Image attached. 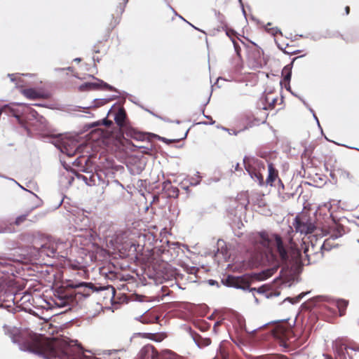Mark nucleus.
<instances>
[{
    "instance_id": "a878e982",
    "label": "nucleus",
    "mask_w": 359,
    "mask_h": 359,
    "mask_svg": "<svg viewBox=\"0 0 359 359\" xmlns=\"http://www.w3.org/2000/svg\"><path fill=\"white\" fill-rule=\"evenodd\" d=\"M281 346L283 347H287L289 346V344H287L286 341H283L281 342Z\"/></svg>"
},
{
    "instance_id": "cd10ccee",
    "label": "nucleus",
    "mask_w": 359,
    "mask_h": 359,
    "mask_svg": "<svg viewBox=\"0 0 359 359\" xmlns=\"http://www.w3.org/2000/svg\"><path fill=\"white\" fill-rule=\"evenodd\" d=\"M323 357L325 358V359H332L330 356L325 354H323Z\"/></svg>"
},
{
    "instance_id": "393cba45",
    "label": "nucleus",
    "mask_w": 359,
    "mask_h": 359,
    "mask_svg": "<svg viewBox=\"0 0 359 359\" xmlns=\"http://www.w3.org/2000/svg\"><path fill=\"white\" fill-rule=\"evenodd\" d=\"M8 76L10 77L11 81H15V74H8Z\"/></svg>"
},
{
    "instance_id": "20e7f679",
    "label": "nucleus",
    "mask_w": 359,
    "mask_h": 359,
    "mask_svg": "<svg viewBox=\"0 0 359 359\" xmlns=\"http://www.w3.org/2000/svg\"><path fill=\"white\" fill-rule=\"evenodd\" d=\"M250 163H253L257 165L259 167H262V168L264 170V166L262 163L258 162L257 161L252 160ZM251 164L246 165L245 169L250 175L251 178L257 182L259 186H262L264 184V178L263 175L260 172V170L258 171L255 170Z\"/></svg>"
},
{
    "instance_id": "6ab92c4d",
    "label": "nucleus",
    "mask_w": 359,
    "mask_h": 359,
    "mask_svg": "<svg viewBox=\"0 0 359 359\" xmlns=\"http://www.w3.org/2000/svg\"><path fill=\"white\" fill-rule=\"evenodd\" d=\"M350 351L354 352L353 358L359 355V346H350Z\"/></svg>"
},
{
    "instance_id": "e433bc0d",
    "label": "nucleus",
    "mask_w": 359,
    "mask_h": 359,
    "mask_svg": "<svg viewBox=\"0 0 359 359\" xmlns=\"http://www.w3.org/2000/svg\"><path fill=\"white\" fill-rule=\"evenodd\" d=\"M12 181H13V182H15V183H17V181H15V180H14V179H12Z\"/></svg>"
},
{
    "instance_id": "5701e85b",
    "label": "nucleus",
    "mask_w": 359,
    "mask_h": 359,
    "mask_svg": "<svg viewBox=\"0 0 359 359\" xmlns=\"http://www.w3.org/2000/svg\"><path fill=\"white\" fill-rule=\"evenodd\" d=\"M290 78H291V72H288L285 76V81H290Z\"/></svg>"
},
{
    "instance_id": "4468645a",
    "label": "nucleus",
    "mask_w": 359,
    "mask_h": 359,
    "mask_svg": "<svg viewBox=\"0 0 359 359\" xmlns=\"http://www.w3.org/2000/svg\"><path fill=\"white\" fill-rule=\"evenodd\" d=\"M236 288H240V287H238V285H233ZM241 289H243V290H249L250 292H253L254 291H256L257 292L259 293V294H264L266 292V290H267V287L265 286V285H262L258 288H255V287H252V288H249V287H241Z\"/></svg>"
},
{
    "instance_id": "7ed1b4c3",
    "label": "nucleus",
    "mask_w": 359,
    "mask_h": 359,
    "mask_svg": "<svg viewBox=\"0 0 359 359\" xmlns=\"http://www.w3.org/2000/svg\"><path fill=\"white\" fill-rule=\"evenodd\" d=\"M332 346L335 355L340 359H346V355L349 359H353V353L350 352V346H346L341 339L338 338L333 341Z\"/></svg>"
},
{
    "instance_id": "b1692460",
    "label": "nucleus",
    "mask_w": 359,
    "mask_h": 359,
    "mask_svg": "<svg viewBox=\"0 0 359 359\" xmlns=\"http://www.w3.org/2000/svg\"><path fill=\"white\" fill-rule=\"evenodd\" d=\"M309 111L313 114V116L314 118L316 120V121H317V123H318V125L319 126V125H320V124H319V121H318V118H317V117H316V116L315 115V114H314V112H313V109H311V108H309Z\"/></svg>"
},
{
    "instance_id": "c756f323",
    "label": "nucleus",
    "mask_w": 359,
    "mask_h": 359,
    "mask_svg": "<svg viewBox=\"0 0 359 359\" xmlns=\"http://www.w3.org/2000/svg\"><path fill=\"white\" fill-rule=\"evenodd\" d=\"M86 285V283H79V285H76V286H75V287H81V286H83V285Z\"/></svg>"
},
{
    "instance_id": "f3484780",
    "label": "nucleus",
    "mask_w": 359,
    "mask_h": 359,
    "mask_svg": "<svg viewBox=\"0 0 359 359\" xmlns=\"http://www.w3.org/2000/svg\"><path fill=\"white\" fill-rule=\"evenodd\" d=\"M305 293H301L294 298L287 297L284 301H288L292 304H296L299 302L300 299H302L305 296Z\"/></svg>"
},
{
    "instance_id": "2eb2a0df",
    "label": "nucleus",
    "mask_w": 359,
    "mask_h": 359,
    "mask_svg": "<svg viewBox=\"0 0 359 359\" xmlns=\"http://www.w3.org/2000/svg\"><path fill=\"white\" fill-rule=\"evenodd\" d=\"M276 174L272 164H269V176L266 180V183L271 185L272 182L275 180Z\"/></svg>"
},
{
    "instance_id": "f257e3e1",
    "label": "nucleus",
    "mask_w": 359,
    "mask_h": 359,
    "mask_svg": "<svg viewBox=\"0 0 359 359\" xmlns=\"http://www.w3.org/2000/svg\"><path fill=\"white\" fill-rule=\"evenodd\" d=\"M259 236V242L264 247L269 249L276 248L282 261H286L288 259L287 250L278 235L262 232Z\"/></svg>"
},
{
    "instance_id": "ea45409f",
    "label": "nucleus",
    "mask_w": 359,
    "mask_h": 359,
    "mask_svg": "<svg viewBox=\"0 0 359 359\" xmlns=\"http://www.w3.org/2000/svg\"><path fill=\"white\" fill-rule=\"evenodd\" d=\"M358 242L359 243V240H358Z\"/></svg>"
},
{
    "instance_id": "6e6552de",
    "label": "nucleus",
    "mask_w": 359,
    "mask_h": 359,
    "mask_svg": "<svg viewBox=\"0 0 359 359\" xmlns=\"http://www.w3.org/2000/svg\"><path fill=\"white\" fill-rule=\"evenodd\" d=\"M53 143L62 151L65 152V144H66V137H64L62 134L57 135L53 137Z\"/></svg>"
},
{
    "instance_id": "f704fd0d",
    "label": "nucleus",
    "mask_w": 359,
    "mask_h": 359,
    "mask_svg": "<svg viewBox=\"0 0 359 359\" xmlns=\"http://www.w3.org/2000/svg\"><path fill=\"white\" fill-rule=\"evenodd\" d=\"M303 102H304V104H305V105L307 107V104H306V103L305 102V101H303Z\"/></svg>"
},
{
    "instance_id": "9b49d317",
    "label": "nucleus",
    "mask_w": 359,
    "mask_h": 359,
    "mask_svg": "<svg viewBox=\"0 0 359 359\" xmlns=\"http://www.w3.org/2000/svg\"><path fill=\"white\" fill-rule=\"evenodd\" d=\"M22 94L26 97L29 98V99H32V100L39 98L40 97V93H38L37 91H36L33 88H28V89L23 90Z\"/></svg>"
},
{
    "instance_id": "f03ea898",
    "label": "nucleus",
    "mask_w": 359,
    "mask_h": 359,
    "mask_svg": "<svg viewBox=\"0 0 359 359\" xmlns=\"http://www.w3.org/2000/svg\"><path fill=\"white\" fill-rule=\"evenodd\" d=\"M293 224L296 231L301 234L311 233L316 229L314 223L306 216L296 217Z\"/></svg>"
},
{
    "instance_id": "4be33fe9",
    "label": "nucleus",
    "mask_w": 359,
    "mask_h": 359,
    "mask_svg": "<svg viewBox=\"0 0 359 359\" xmlns=\"http://www.w3.org/2000/svg\"><path fill=\"white\" fill-rule=\"evenodd\" d=\"M266 100L270 102V104H274V103L276 102V98H271L270 99V97H267Z\"/></svg>"
},
{
    "instance_id": "bb28decb",
    "label": "nucleus",
    "mask_w": 359,
    "mask_h": 359,
    "mask_svg": "<svg viewBox=\"0 0 359 359\" xmlns=\"http://www.w3.org/2000/svg\"><path fill=\"white\" fill-rule=\"evenodd\" d=\"M307 250H308V249L306 248H305L304 250V253L305 254L306 257H309V255L307 254Z\"/></svg>"
},
{
    "instance_id": "a211bd4d",
    "label": "nucleus",
    "mask_w": 359,
    "mask_h": 359,
    "mask_svg": "<svg viewBox=\"0 0 359 359\" xmlns=\"http://www.w3.org/2000/svg\"><path fill=\"white\" fill-rule=\"evenodd\" d=\"M146 350L147 352L151 351V359H159L158 354L154 353V351H153V348L151 346L146 347Z\"/></svg>"
},
{
    "instance_id": "aec40b11",
    "label": "nucleus",
    "mask_w": 359,
    "mask_h": 359,
    "mask_svg": "<svg viewBox=\"0 0 359 359\" xmlns=\"http://www.w3.org/2000/svg\"><path fill=\"white\" fill-rule=\"evenodd\" d=\"M25 217L26 215H21V216H19L16 218V220H15V224L17 225L20 224V223H22L23 221H25Z\"/></svg>"
},
{
    "instance_id": "39448f33",
    "label": "nucleus",
    "mask_w": 359,
    "mask_h": 359,
    "mask_svg": "<svg viewBox=\"0 0 359 359\" xmlns=\"http://www.w3.org/2000/svg\"><path fill=\"white\" fill-rule=\"evenodd\" d=\"M73 221L74 232L87 230L90 226L89 219L83 212H79Z\"/></svg>"
},
{
    "instance_id": "58836bf2",
    "label": "nucleus",
    "mask_w": 359,
    "mask_h": 359,
    "mask_svg": "<svg viewBox=\"0 0 359 359\" xmlns=\"http://www.w3.org/2000/svg\"><path fill=\"white\" fill-rule=\"evenodd\" d=\"M240 2L241 1V0H238Z\"/></svg>"
},
{
    "instance_id": "0eeeda50",
    "label": "nucleus",
    "mask_w": 359,
    "mask_h": 359,
    "mask_svg": "<svg viewBox=\"0 0 359 359\" xmlns=\"http://www.w3.org/2000/svg\"><path fill=\"white\" fill-rule=\"evenodd\" d=\"M39 253L41 255H46L48 257H55L57 255L55 242H49L43 245L39 250Z\"/></svg>"
},
{
    "instance_id": "473e14b6",
    "label": "nucleus",
    "mask_w": 359,
    "mask_h": 359,
    "mask_svg": "<svg viewBox=\"0 0 359 359\" xmlns=\"http://www.w3.org/2000/svg\"><path fill=\"white\" fill-rule=\"evenodd\" d=\"M3 109H0V115L2 114Z\"/></svg>"
},
{
    "instance_id": "dca6fc26",
    "label": "nucleus",
    "mask_w": 359,
    "mask_h": 359,
    "mask_svg": "<svg viewBox=\"0 0 359 359\" xmlns=\"http://www.w3.org/2000/svg\"><path fill=\"white\" fill-rule=\"evenodd\" d=\"M348 302L346 300L341 299L337 302V306L340 312V316L343 315V310L347 306Z\"/></svg>"
},
{
    "instance_id": "f8f14e48",
    "label": "nucleus",
    "mask_w": 359,
    "mask_h": 359,
    "mask_svg": "<svg viewBox=\"0 0 359 359\" xmlns=\"http://www.w3.org/2000/svg\"><path fill=\"white\" fill-rule=\"evenodd\" d=\"M217 245L220 249L217 250L216 256H219V254H222L223 258L226 259L227 257H229V254L226 250V248L224 247L225 243L223 241L219 240L217 242Z\"/></svg>"
},
{
    "instance_id": "72a5a7b5",
    "label": "nucleus",
    "mask_w": 359,
    "mask_h": 359,
    "mask_svg": "<svg viewBox=\"0 0 359 359\" xmlns=\"http://www.w3.org/2000/svg\"><path fill=\"white\" fill-rule=\"evenodd\" d=\"M179 17H180V18H181V19H182L183 20L185 21V20L182 16L180 15Z\"/></svg>"
},
{
    "instance_id": "9d476101",
    "label": "nucleus",
    "mask_w": 359,
    "mask_h": 359,
    "mask_svg": "<svg viewBox=\"0 0 359 359\" xmlns=\"http://www.w3.org/2000/svg\"><path fill=\"white\" fill-rule=\"evenodd\" d=\"M126 117V111L123 108H119L114 116V121L117 125L122 126L124 125Z\"/></svg>"
},
{
    "instance_id": "2f4dec72",
    "label": "nucleus",
    "mask_w": 359,
    "mask_h": 359,
    "mask_svg": "<svg viewBox=\"0 0 359 359\" xmlns=\"http://www.w3.org/2000/svg\"><path fill=\"white\" fill-rule=\"evenodd\" d=\"M74 61H76V62H80V61H81V59H80V58H79V57H77V58H75V59H74Z\"/></svg>"
},
{
    "instance_id": "4c0bfd02",
    "label": "nucleus",
    "mask_w": 359,
    "mask_h": 359,
    "mask_svg": "<svg viewBox=\"0 0 359 359\" xmlns=\"http://www.w3.org/2000/svg\"><path fill=\"white\" fill-rule=\"evenodd\" d=\"M12 181H13V182H15V183H17V181H15V180H14V179H12Z\"/></svg>"
},
{
    "instance_id": "ddd939ff",
    "label": "nucleus",
    "mask_w": 359,
    "mask_h": 359,
    "mask_svg": "<svg viewBox=\"0 0 359 359\" xmlns=\"http://www.w3.org/2000/svg\"><path fill=\"white\" fill-rule=\"evenodd\" d=\"M274 271V269H270L263 271L262 273H259L257 275V278L259 280H264L271 277L273 274Z\"/></svg>"
},
{
    "instance_id": "412c9836",
    "label": "nucleus",
    "mask_w": 359,
    "mask_h": 359,
    "mask_svg": "<svg viewBox=\"0 0 359 359\" xmlns=\"http://www.w3.org/2000/svg\"><path fill=\"white\" fill-rule=\"evenodd\" d=\"M278 32H280V30L277 27L271 29L270 33L271 34L276 35Z\"/></svg>"
},
{
    "instance_id": "c85d7f7f",
    "label": "nucleus",
    "mask_w": 359,
    "mask_h": 359,
    "mask_svg": "<svg viewBox=\"0 0 359 359\" xmlns=\"http://www.w3.org/2000/svg\"><path fill=\"white\" fill-rule=\"evenodd\" d=\"M349 10H350L349 7L346 6V8H345L346 15H348L349 13Z\"/></svg>"
},
{
    "instance_id": "c9c22d12",
    "label": "nucleus",
    "mask_w": 359,
    "mask_h": 359,
    "mask_svg": "<svg viewBox=\"0 0 359 359\" xmlns=\"http://www.w3.org/2000/svg\"><path fill=\"white\" fill-rule=\"evenodd\" d=\"M12 181H13V182H15V183H17V181H15V180H14V179H12Z\"/></svg>"
},
{
    "instance_id": "1a4fd4ad",
    "label": "nucleus",
    "mask_w": 359,
    "mask_h": 359,
    "mask_svg": "<svg viewBox=\"0 0 359 359\" xmlns=\"http://www.w3.org/2000/svg\"><path fill=\"white\" fill-rule=\"evenodd\" d=\"M55 252H57V255H60L62 257L64 256L66 250L67 249L69 244L66 242L57 240L55 242Z\"/></svg>"
},
{
    "instance_id": "7c9ffc66",
    "label": "nucleus",
    "mask_w": 359,
    "mask_h": 359,
    "mask_svg": "<svg viewBox=\"0 0 359 359\" xmlns=\"http://www.w3.org/2000/svg\"><path fill=\"white\" fill-rule=\"evenodd\" d=\"M192 27H194L195 29H197V30H200L198 28L196 27L194 25H193L192 24L188 22Z\"/></svg>"
},
{
    "instance_id": "423d86ee",
    "label": "nucleus",
    "mask_w": 359,
    "mask_h": 359,
    "mask_svg": "<svg viewBox=\"0 0 359 359\" xmlns=\"http://www.w3.org/2000/svg\"><path fill=\"white\" fill-rule=\"evenodd\" d=\"M96 82L92 83H85L79 86L80 90H97L99 88H104L111 91H115V88L109 85L108 83L104 82L102 80L96 79Z\"/></svg>"
}]
</instances>
